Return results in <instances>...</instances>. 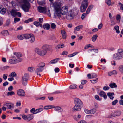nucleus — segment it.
Returning <instances> with one entry per match:
<instances>
[{"mask_svg":"<svg viewBox=\"0 0 123 123\" xmlns=\"http://www.w3.org/2000/svg\"><path fill=\"white\" fill-rule=\"evenodd\" d=\"M36 110L34 108H32L30 111L33 114H36Z\"/></svg>","mask_w":123,"mask_h":123,"instance_id":"8fccbe9b","label":"nucleus"},{"mask_svg":"<svg viewBox=\"0 0 123 123\" xmlns=\"http://www.w3.org/2000/svg\"><path fill=\"white\" fill-rule=\"evenodd\" d=\"M51 28L53 29L55 28L56 27L55 24L54 23H52L51 24Z\"/></svg>","mask_w":123,"mask_h":123,"instance_id":"4d7b16f0","label":"nucleus"},{"mask_svg":"<svg viewBox=\"0 0 123 123\" xmlns=\"http://www.w3.org/2000/svg\"><path fill=\"white\" fill-rule=\"evenodd\" d=\"M23 0V4L22 5V8L25 12H28L30 8V4L27 0Z\"/></svg>","mask_w":123,"mask_h":123,"instance_id":"f03ea898","label":"nucleus"},{"mask_svg":"<svg viewBox=\"0 0 123 123\" xmlns=\"http://www.w3.org/2000/svg\"><path fill=\"white\" fill-rule=\"evenodd\" d=\"M121 113L120 111L117 110L113 112L108 116L109 118L115 117L116 116L118 117L120 116Z\"/></svg>","mask_w":123,"mask_h":123,"instance_id":"39448f33","label":"nucleus"},{"mask_svg":"<svg viewBox=\"0 0 123 123\" xmlns=\"http://www.w3.org/2000/svg\"><path fill=\"white\" fill-rule=\"evenodd\" d=\"M34 25H35L37 27H38L39 26L41 28H42L43 27L42 24H41L39 22L37 21H35L34 22Z\"/></svg>","mask_w":123,"mask_h":123,"instance_id":"a878e982","label":"nucleus"},{"mask_svg":"<svg viewBox=\"0 0 123 123\" xmlns=\"http://www.w3.org/2000/svg\"><path fill=\"white\" fill-rule=\"evenodd\" d=\"M84 112L87 114H90V110H89L87 109H85Z\"/></svg>","mask_w":123,"mask_h":123,"instance_id":"3c124183","label":"nucleus"},{"mask_svg":"<svg viewBox=\"0 0 123 123\" xmlns=\"http://www.w3.org/2000/svg\"><path fill=\"white\" fill-rule=\"evenodd\" d=\"M118 100L116 99L113 101L112 103V105H114L116 104L118 102Z\"/></svg>","mask_w":123,"mask_h":123,"instance_id":"5fc2aeb1","label":"nucleus"},{"mask_svg":"<svg viewBox=\"0 0 123 123\" xmlns=\"http://www.w3.org/2000/svg\"><path fill=\"white\" fill-rule=\"evenodd\" d=\"M45 65V64L44 62H41L38 64L37 66V67H39L42 68L44 69L43 68L44 67Z\"/></svg>","mask_w":123,"mask_h":123,"instance_id":"4be33fe9","label":"nucleus"},{"mask_svg":"<svg viewBox=\"0 0 123 123\" xmlns=\"http://www.w3.org/2000/svg\"><path fill=\"white\" fill-rule=\"evenodd\" d=\"M31 34H25L23 35V37L25 39H29L30 37Z\"/></svg>","mask_w":123,"mask_h":123,"instance_id":"b1692460","label":"nucleus"},{"mask_svg":"<svg viewBox=\"0 0 123 123\" xmlns=\"http://www.w3.org/2000/svg\"><path fill=\"white\" fill-rule=\"evenodd\" d=\"M1 33L4 36H7L9 34L8 31L7 30H5L1 32Z\"/></svg>","mask_w":123,"mask_h":123,"instance_id":"393cba45","label":"nucleus"},{"mask_svg":"<svg viewBox=\"0 0 123 123\" xmlns=\"http://www.w3.org/2000/svg\"><path fill=\"white\" fill-rule=\"evenodd\" d=\"M54 108L55 110L56 111H57L61 110V108L60 107L57 106L55 107L54 106V107H53Z\"/></svg>","mask_w":123,"mask_h":123,"instance_id":"6e6d98bb","label":"nucleus"},{"mask_svg":"<svg viewBox=\"0 0 123 123\" xmlns=\"http://www.w3.org/2000/svg\"><path fill=\"white\" fill-rule=\"evenodd\" d=\"M119 4L120 5V9L122 10H123V4L121 3H119Z\"/></svg>","mask_w":123,"mask_h":123,"instance_id":"774afa93","label":"nucleus"},{"mask_svg":"<svg viewBox=\"0 0 123 123\" xmlns=\"http://www.w3.org/2000/svg\"><path fill=\"white\" fill-rule=\"evenodd\" d=\"M37 2L38 4L40 5H44L45 4L44 0L41 1L37 0Z\"/></svg>","mask_w":123,"mask_h":123,"instance_id":"c756f323","label":"nucleus"},{"mask_svg":"<svg viewBox=\"0 0 123 123\" xmlns=\"http://www.w3.org/2000/svg\"><path fill=\"white\" fill-rule=\"evenodd\" d=\"M92 78H95L97 77V75L96 74L93 73L91 74Z\"/></svg>","mask_w":123,"mask_h":123,"instance_id":"13d9d810","label":"nucleus"},{"mask_svg":"<svg viewBox=\"0 0 123 123\" xmlns=\"http://www.w3.org/2000/svg\"><path fill=\"white\" fill-rule=\"evenodd\" d=\"M14 22L15 23L16 22L19 21L20 20V19L19 18H14Z\"/></svg>","mask_w":123,"mask_h":123,"instance_id":"bf43d9fd","label":"nucleus"},{"mask_svg":"<svg viewBox=\"0 0 123 123\" xmlns=\"http://www.w3.org/2000/svg\"><path fill=\"white\" fill-rule=\"evenodd\" d=\"M97 37L98 35L97 34L93 35L91 38L92 41L93 42H95L97 39Z\"/></svg>","mask_w":123,"mask_h":123,"instance_id":"7c9ffc66","label":"nucleus"},{"mask_svg":"<svg viewBox=\"0 0 123 123\" xmlns=\"http://www.w3.org/2000/svg\"><path fill=\"white\" fill-rule=\"evenodd\" d=\"M17 95L20 96H24L25 95L24 90L21 89L18 90L17 91Z\"/></svg>","mask_w":123,"mask_h":123,"instance_id":"ddd939ff","label":"nucleus"},{"mask_svg":"<svg viewBox=\"0 0 123 123\" xmlns=\"http://www.w3.org/2000/svg\"><path fill=\"white\" fill-rule=\"evenodd\" d=\"M41 49L45 50L46 51L47 50L49 51L51 49V46L45 44L42 46Z\"/></svg>","mask_w":123,"mask_h":123,"instance_id":"4468645a","label":"nucleus"},{"mask_svg":"<svg viewBox=\"0 0 123 123\" xmlns=\"http://www.w3.org/2000/svg\"><path fill=\"white\" fill-rule=\"evenodd\" d=\"M44 69L40 68L39 67H37L36 68L35 70V72L37 74L38 76H39V77L41 76V74L40 73Z\"/></svg>","mask_w":123,"mask_h":123,"instance_id":"f8f14e48","label":"nucleus"},{"mask_svg":"<svg viewBox=\"0 0 123 123\" xmlns=\"http://www.w3.org/2000/svg\"><path fill=\"white\" fill-rule=\"evenodd\" d=\"M96 110L95 108H93L90 110V114H93L96 111Z\"/></svg>","mask_w":123,"mask_h":123,"instance_id":"f704fd0d","label":"nucleus"},{"mask_svg":"<svg viewBox=\"0 0 123 123\" xmlns=\"http://www.w3.org/2000/svg\"><path fill=\"white\" fill-rule=\"evenodd\" d=\"M6 9L5 8H3L0 11V13L2 14H4L6 12Z\"/></svg>","mask_w":123,"mask_h":123,"instance_id":"a19ab883","label":"nucleus"},{"mask_svg":"<svg viewBox=\"0 0 123 123\" xmlns=\"http://www.w3.org/2000/svg\"><path fill=\"white\" fill-rule=\"evenodd\" d=\"M4 106H5L7 109H12L14 108V105L12 103H6L4 105Z\"/></svg>","mask_w":123,"mask_h":123,"instance_id":"2eb2a0df","label":"nucleus"},{"mask_svg":"<svg viewBox=\"0 0 123 123\" xmlns=\"http://www.w3.org/2000/svg\"><path fill=\"white\" fill-rule=\"evenodd\" d=\"M46 98V97L45 96L43 97H38L35 98V100H44Z\"/></svg>","mask_w":123,"mask_h":123,"instance_id":"bb28decb","label":"nucleus"},{"mask_svg":"<svg viewBox=\"0 0 123 123\" xmlns=\"http://www.w3.org/2000/svg\"><path fill=\"white\" fill-rule=\"evenodd\" d=\"M7 74H3V77L4 80H6L7 78Z\"/></svg>","mask_w":123,"mask_h":123,"instance_id":"338daca9","label":"nucleus"},{"mask_svg":"<svg viewBox=\"0 0 123 123\" xmlns=\"http://www.w3.org/2000/svg\"><path fill=\"white\" fill-rule=\"evenodd\" d=\"M74 16V14L73 11L71 10L69 11L68 15L66 16L67 19L68 20H70L73 18Z\"/></svg>","mask_w":123,"mask_h":123,"instance_id":"6e6552de","label":"nucleus"},{"mask_svg":"<svg viewBox=\"0 0 123 123\" xmlns=\"http://www.w3.org/2000/svg\"><path fill=\"white\" fill-rule=\"evenodd\" d=\"M17 12L16 10L14 9H12L10 11V13L11 15L14 17L16 16V14Z\"/></svg>","mask_w":123,"mask_h":123,"instance_id":"a211bd4d","label":"nucleus"},{"mask_svg":"<svg viewBox=\"0 0 123 123\" xmlns=\"http://www.w3.org/2000/svg\"><path fill=\"white\" fill-rule=\"evenodd\" d=\"M79 108L78 107V106L76 105L72 109V111L73 112L78 111V109Z\"/></svg>","mask_w":123,"mask_h":123,"instance_id":"2f4dec72","label":"nucleus"},{"mask_svg":"<svg viewBox=\"0 0 123 123\" xmlns=\"http://www.w3.org/2000/svg\"><path fill=\"white\" fill-rule=\"evenodd\" d=\"M36 53L41 56H43L46 55L47 51L43 49H41L38 48H36L35 49Z\"/></svg>","mask_w":123,"mask_h":123,"instance_id":"20e7f679","label":"nucleus"},{"mask_svg":"<svg viewBox=\"0 0 123 123\" xmlns=\"http://www.w3.org/2000/svg\"><path fill=\"white\" fill-rule=\"evenodd\" d=\"M99 95L101 97H103L105 99H106L107 98V96L105 93L103 91H100Z\"/></svg>","mask_w":123,"mask_h":123,"instance_id":"dca6fc26","label":"nucleus"},{"mask_svg":"<svg viewBox=\"0 0 123 123\" xmlns=\"http://www.w3.org/2000/svg\"><path fill=\"white\" fill-rule=\"evenodd\" d=\"M88 6V3L82 2L80 7V11L82 12H84L86 10Z\"/></svg>","mask_w":123,"mask_h":123,"instance_id":"1a4fd4ad","label":"nucleus"},{"mask_svg":"<svg viewBox=\"0 0 123 123\" xmlns=\"http://www.w3.org/2000/svg\"><path fill=\"white\" fill-rule=\"evenodd\" d=\"M37 10L40 13H45L46 12V9L45 7L38 6L37 7Z\"/></svg>","mask_w":123,"mask_h":123,"instance_id":"9b49d317","label":"nucleus"},{"mask_svg":"<svg viewBox=\"0 0 123 123\" xmlns=\"http://www.w3.org/2000/svg\"><path fill=\"white\" fill-rule=\"evenodd\" d=\"M16 75V73L14 72H12L9 75L10 77H15Z\"/></svg>","mask_w":123,"mask_h":123,"instance_id":"ea45409f","label":"nucleus"},{"mask_svg":"<svg viewBox=\"0 0 123 123\" xmlns=\"http://www.w3.org/2000/svg\"><path fill=\"white\" fill-rule=\"evenodd\" d=\"M15 93L13 91H11L8 92L7 95V96H11L13 95H14L15 94Z\"/></svg>","mask_w":123,"mask_h":123,"instance_id":"79ce46f5","label":"nucleus"},{"mask_svg":"<svg viewBox=\"0 0 123 123\" xmlns=\"http://www.w3.org/2000/svg\"><path fill=\"white\" fill-rule=\"evenodd\" d=\"M105 2L108 6L110 5L111 4V0H106Z\"/></svg>","mask_w":123,"mask_h":123,"instance_id":"603ef678","label":"nucleus"},{"mask_svg":"<svg viewBox=\"0 0 123 123\" xmlns=\"http://www.w3.org/2000/svg\"><path fill=\"white\" fill-rule=\"evenodd\" d=\"M50 26L48 24H45L43 25V27L44 29H46L47 30H49L50 28Z\"/></svg>","mask_w":123,"mask_h":123,"instance_id":"c85d7f7f","label":"nucleus"},{"mask_svg":"<svg viewBox=\"0 0 123 123\" xmlns=\"http://www.w3.org/2000/svg\"><path fill=\"white\" fill-rule=\"evenodd\" d=\"M33 116L32 114H29L27 115V120L30 121L33 118Z\"/></svg>","mask_w":123,"mask_h":123,"instance_id":"72a5a7b5","label":"nucleus"},{"mask_svg":"<svg viewBox=\"0 0 123 123\" xmlns=\"http://www.w3.org/2000/svg\"><path fill=\"white\" fill-rule=\"evenodd\" d=\"M110 87L111 88H116L117 87L116 84L114 83H111L109 85Z\"/></svg>","mask_w":123,"mask_h":123,"instance_id":"5701e85b","label":"nucleus"},{"mask_svg":"<svg viewBox=\"0 0 123 123\" xmlns=\"http://www.w3.org/2000/svg\"><path fill=\"white\" fill-rule=\"evenodd\" d=\"M83 27V26L82 25H80L79 26H78L76 27L75 28V30L78 31L81 28H82Z\"/></svg>","mask_w":123,"mask_h":123,"instance_id":"c03bdc74","label":"nucleus"},{"mask_svg":"<svg viewBox=\"0 0 123 123\" xmlns=\"http://www.w3.org/2000/svg\"><path fill=\"white\" fill-rule=\"evenodd\" d=\"M22 61V58L12 59L9 60V62L11 64H16Z\"/></svg>","mask_w":123,"mask_h":123,"instance_id":"9d476101","label":"nucleus"},{"mask_svg":"<svg viewBox=\"0 0 123 123\" xmlns=\"http://www.w3.org/2000/svg\"><path fill=\"white\" fill-rule=\"evenodd\" d=\"M64 45L63 44H58L56 46L55 48L56 49H60L64 47Z\"/></svg>","mask_w":123,"mask_h":123,"instance_id":"c9c22d12","label":"nucleus"},{"mask_svg":"<svg viewBox=\"0 0 123 123\" xmlns=\"http://www.w3.org/2000/svg\"><path fill=\"white\" fill-rule=\"evenodd\" d=\"M87 14L86 13H83L81 16V18L82 20H83L85 17H86V15Z\"/></svg>","mask_w":123,"mask_h":123,"instance_id":"680f3d73","label":"nucleus"},{"mask_svg":"<svg viewBox=\"0 0 123 123\" xmlns=\"http://www.w3.org/2000/svg\"><path fill=\"white\" fill-rule=\"evenodd\" d=\"M114 95V93L113 92L110 93L108 92L107 93L108 96L109 97L110 99L113 100V99L114 97L112 96Z\"/></svg>","mask_w":123,"mask_h":123,"instance_id":"412c9836","label":"nucleus"},{"mask_svg":"<svg viewBox=\"0 0 123 123\" xmlns=\"http://www.w3.org/2000/svg\"><path fill=\"white\" fill-rule=\"evenodd\" d=\"M53 6L55 10L54 14L55 16L60 17L62 15H65L67 13L68 6H64L61 8V3L60 2H55L54 3Z\"/></svg>","mask_w":123,"mask_h":123,"instance_id":"f257e3e1","label":"nucleus"},{"mask_svg":"<svg viewBox=\"0 0 123 123\" xmlns=\"http://www.w3.org/2000/svg\"><path fill=\"white\" fill-rule=\"evenodd\" d=\"M91 82L93 83H95L98 81V79L96 78L95 80H90Z\"/></svg>","mask_w":123,"mask_h":123,"instance_id":"a18cd8bd","label":"nucleus"},{"mask_svg":"<svg viewBox=\"0 0 123 123\" xmlns=\"http://www.w3.org/2000/svg\"><path fill=\"white\" fill-rule=\"evenodd\" d=\"M54 70L55 73H58L60 69L56 67L55 68Z\"/></svg>","mask_w":123,"mask_h":123,"instance_id":"69168bd1","label":"nucleus"},{"mask_svg":"<svg viewBox=\"0 0 123 123\" xmlns=\"http://www.w3.org/2000/svg\"><path fill=\"white\" fill-rule=\"evenodd\" d=\"M121 19V16L120 15H117L116 16V19L117 20H120Z\"/></svg>","mask_w":123,"mask_h":123,"instance_id":"052dcab7","label":"nucleus"},{"mask_svg":"<svg viewBox=\"0 0 123 123\" xmlns=\"http://www.w3.org/2000/svg\"><path fill=\"white\" fill-rule=\"evenodd\" d=\"M14 55H15L18 58H20L22 56V54L19 52H16L14 53Z\"/></svg>","mask_w":123,"mask_h":123,"instance_id":"aec40b11","label":"nucleus"},{"mask_svg":"<svg viewBox=\"0 0 123 123\" xmlns=\"http://www.w3.org/2000/svg\"><path fill=\"white\" fill-rule=\"evenodd\" d=\"M54 106L52 105H48L44 106L43 108L45 109L48 110L51 108H53Z\"/></svg>","mask_w":123,"mask_h":123,"instance_id":"cd10ccee","label":"nucleus"},{"mask_svg":"<svg viewBox=\"0 0 123 123\" xmlns=\"http://www.w3.org/2000/svg\"><path fill=\"white\" fill-rule=\"evenodd\" d=\"M74 103L75 105L78 106V107L80 109L82 106L83 104L81 101L78 98H76L74 100Z\"/></svg>","mask_w":123,"mask_h":123,"instance_id":"0eeeda50","label":"nucleus"},{"mask_svg":"<svg viewBox=\"0 0 123 123\" xmlns=\"http://www.w3.org/2000/svg\"><path fill=\"white\" fill-rule=\"evenodd\" d=\"M119 71L123 73V65H121L119 67Z\"/></svg>","mask_w":123,"mask_h":123,"instance_id":"37998d69","label":"nucleus"},{"mask_svg":"<svg viewBox=\"0 0 123 123\" xmlns=\"http://www.w3.org/2000/svg\"><path fill=\"white\" fill-rule=\"evenodd\" d=\"M77 85L75 84H73L69 86V88L71 89H75L77 88Z\"/></svg>","mask_w":123,"mask_h":123,"instance_id":"473e14b6","label":"nucleus"},{"mask_svg":"<svg viewBox=\"0 0 123 123\" xmlns=\"http://www.w3.org/2000/svg\"><path fill=\"white\" fill-rule=\"evenodd\" d=\"M23 118L25 120H27V115H24L22 116Z\"/></svg>","mask_w":123,"mask_h":123,"instance_id":"e2e57ef3","label":"nucleus"},{"mask_svg":"<svg viewBox=\"0 0 123 123\" xmlns=\"http://www.w3.org/2000/svg\"><path fill=\"white\" fill-rule=\"evenodd\" d=\"M30 36L31 37L29 38V41L31 43H32L34 42L35 41V37L32 34H31Z\"/></svg>","mask_w":123,"mask_h":123,"instance_id":"f3484780","label":"nucleus"},{"mask_svg":"<svg viewBox=\"0 0 123 123\" xmlns=\"http://www.w3.org/2000/svg\"><path fill=\"white\" fill-rule=\"evenodd\" d=\"M118 52L114 55L113 58L115 59H121L123 57V50L119 49L118 50Z\"/></svg>","mask_w":123,"mask_h":123,"instance_id":"7ed1b4c3","label":"nucleus"},{"mask_svg":"<svg viewBox=\"0 0 123 123\" xmlns=\"http://www.w3.org/2000/svg\"><path fill=\"white\" fill-rule=\"evenodd\" d=\"M77 54V53H74L71 54L69 55H68V57H70L74 56Z\"/></svg>","mask_w":123,"mask_h":123,"instance_id":"864d4df0","label":"nucleus"},{"mask_svg":"<svg viewBox=\"0 0 123 123\" xmlns=\"http://www.w3.org/2000/svg\"><path fill=\"white\" fill-rule=\"evenodd\" d=\"M61 32L62 35V37L63 39H65L66 37V32L63 30H61Z\"/></svg>","mask_w":123,"mask_h":123,"instance_id":"6ab92c4d","label":"nucleus"},{"mask_svg":"<svg viewBox=\"0 0 123 123\" xmlns=\"http://www.w3.org/2000/svg\"><path fill=\"white\" fill-rule=\"evenodd\" d=\"M28 70L29 71L32 72L35 69L33 67H32L28 68Z\"/></svg>","mask_w":123,"mask_h":123,"instance_id":"58836bf2","label":"nucleus"},{"mask_svg":"<svg viewBox=\"0 0 123 123\" xmlns=\"http://www.w3.org/2000/svg\"><path fill=\"white\" fill-rule=\"evenodd\" d=\"M58 59L56 58L51 61L49 63L51 64H54L56 63L58 61Z\"/></svg>","mask_w":123,"mask_h":123,"instance_id":"4c0bfd02","label":"nucleus"},{"mask_svg":"<svg viewBox=\"0 0 123 123\" xmlns=\"http://www.w3.org/2000/svg\"><path fill=\"white\" fill-rule=\"evenodd\" d=\"M17 37L18 39L20 40H23L24 39L23 36H22L21 35H18Z\"/></svg>","mask_w":123,"mask_h":123,"instance_id":"de8ad7c7","label":"nucleus"},{"mask_svg":"<svg viewBox=\"0 0 123 123\" xmlns=\"http://www.w3.org/2000/svg\"><path fill=\"white\" fill-rule=\"evenodd\" d=\"M114 29L116 30V32L117 33L120 32L119 27L118 26H116L114 27Z\"/></svg>","mask_w":123,"mask_h":123,"instance_id":"e433bc0d","label":"nucleus"},{"mask_svg":"<svg viewBox=\"0 0 123 123\" xmlns=\"http://www.w3.org/2000/svg\"><path fill=\"white\" fill-rule=\"evenodd\" d=\"M17 16L18 17H20L21 16V14L19 12H17L16 14V16Z\"/></svg>","mask_w":123,"mask_h":123,"instance_id":"0e129e2a","label":"nucleus"},{"mask_svg":"<svg viewBox=\"0 0 123 123\" xmlns=\"http://www.w3.org/2000/svg\"><path fill=\"white\" fill-rule=\"evenodd\" d=\"M29 78L28 74H25L22 77V84L24 86H25L27 83V81Z\"/></svg>","mask_w":123,"mask_h":123,"instance_id":"423d86ee","label":"nucleus"},{"mask_svg":"<svg viewBox=\"0 0 123 123\" xmlns=\"http://www.w3.org/2000/svg\"><path fill=\"white\" fill-rule=\"evenodd\" d=\"M95 98L97 100L101 101V98H100L99 96L98 95H96L95 96Z\"/></svg>","mask_w":123,"mask_h":123,"instance_id":"09e8293b","label":"nucleus"},{"mask_svg":"<svg viewBox=\"0 0 123 123\" xmlns=\"http://www.w3.org/2000/svg\"><path fill=\"white\" fill-rule=\"evenodd\" d=\"M43 110V108H40L38 109H36V113H39L42 111Z\"/></svg>","mask_w":123,"mask_h":123,"instance_id":"49530a36","label":"nucleus"}]
</instances>
